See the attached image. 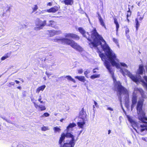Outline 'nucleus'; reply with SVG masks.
Listing matches in <instances>:
<instances>
[{
	"mask_svg": "<svg viewBox=\"0 0 147 147\" xmlns=\"http://www.w3.org/2000/svg\"><path fill=\"white\" fill-rule=\"evenodd\" d=\"M100 75L99 74H94L90 76V78L92 79H94L96 78H98L100 77Z\"/></svg>",
	"mask_w": 147,
	"mask_h": 147,
	"instance_id": "b1692460",
	"label": "nucleus"
},
{
	"mask_svg": "<svg viewBox=\"0 0 147 147\" xmlns=\"http://www.w3.org/2000/svg\"><path fill=\"white\" fill-rule=\"evenodd\" d=\"M76 126V124L74 123H70L67 127V132L66 134L63 133L62 134L60 138L59 143L61 147V144L63 142L65 137L69 138L68 140L66 142L64 143L62 147H74L76 142L78 139V137L76 140L75 139L74 136L69 132L70 130H72V128Z\"/></svg>",
	"mask_w": 147,
	"mask_h": 147,
	"instance_id": "20e7f679",
	"label": "nucleus"
},
{
	"mask_svg": "<svg viewBox=\"0 0 147 147\" xmlns=\"http://www.w3.org/2000/svg\"><path fill=\"white\" fill-rule=\"evenodd\" d=\"M42 98L40 96V98L38 99V100L41 103H43V102L41 100Z\"/></svg>",
	"mask_w": 147,
	"mask_h": 147,
	"instance_id": "f704fd0d",
	"label": "nucleus"
},
{
	"mask_svg": "<svg viewBox=\"0 0 147 147\" xmlns=\"http://www.w3.org/2000/svg\"><path fill=\"white\" fill-rule=\"evenodd\" d=\"M55 35H58L61 34L62 33V32L61 30H59L58 31L55 30Z\"/></svg>",
	"mask_w": 147,
	"mask_h": 147,
	"instance_id": "2f4dec72",
	"label": "nucleus"
},
{
	"mask_svg": "<svg viewBox=\"0 0 147 147\" xmlns=\"http://www.w3.org/2000/svg\"><path fill=\"white\" fill-rule=\"evenodd\" d=\"M95 108V107H94V105H93V108Z\"/></svg>",
	"mask_w": 147,
	"mask_h": 147,
	"instance_id": "680f3d73",
	"label": "nucleus"
},
{
	"mask_svg": "<svg viewBox=\"0 0 147 147\" xmlns=\"http://www.w3.org/2000/svg\"><path fill=\"white\" fill-rule=\"evenodd\" d=\"M17 88H18V89L20 90L21 88L20 86H19L17 87Z\"/></svg>",
	"mask_w": 147,
	"mask_h": 147,
	"instance_id": "8fccbe9b",
	"label": "nucleus"
},
{
	"mask_svg": "<svg viewBox=\"0 0 147 147\" xmlns=\"http://www.w3.org/2000/svg\"><path fill=\"white\" fill-rule=\"evenodd\" d=\"M138 5L139 6H140V2H138Z\"/></svg>",
	"mask_w": 147,
	"mask_h": 147,
	"instance_id": "6e6d98bb",
	"label": "nucleus"
},
{
	"mask_svg": "<svg viewBox=\"0 0 147 147\" xmlns=\"http://www.w3.org/2000/svg\"><path fill=\"white\" fill-rule=\"evenodd\" d=\"M75 78L83 82H84L86 81L85 77L84 76H75Z\"/></svg>",
	"mask_w": 147,
	"mask_h": 147,
	"instance_id": "dca6fc26",
	"label": "nucleus"
},
{
	"mask_svg": "<svg viewBox=\"0 0 147 147\" xmlns=\"http://www.w3.org/2000/svg\"><path fill=\"white\" fill-rule=\"evenodd\" d=\"M38 9V7L37 5H35L34 7L32 8V12L35 11Z\"/></svg>",
	"mask_w": 147,
	"mask_h": 147,
	"instance_id": "c85d7f7f",
	"label": "nucleus"
},
{
	"mask_svg": "<svg viewBox=\"0 0 147 147\" xmlns=\"http://www.w3.org/2000/svg\"><path fill=\"white\" fill-rule=\"evenodd\" d=\"M94 103L95 106L96 107H98V103H97V102L94 100Z\"/></svg>",
	"mask_w": 147,
	"mask_h": 147,
	"instance_id": "58836bf2",
	"label": "nucleus"
},
{
	"mask_svg": "<svg viewBox=\"0 0 147 147\" xmlns=\"http://www.w3.org/2000/svg\"><path fill=\"white\" fill-rule=\"evenodd\" d=\"M82 131H83V130H81V131H80V132H79V134H78V137L79 136V135H80V134L82 133Z\"/></svg>",
	"mask_w": 147,
	"mask_h": 147,
	"instance_id": "de8ad7c7",
	"label": "nucleus"
},
{
	"mask_svg": "<svg viewBox=\"0 0 147 147\" xmlns=\"http://www.w3.org/2000/svg\"><path fill=\"white\" fill-rule=\"evenodd\" d=\"M53 129L55 133L59 132L61 131V129L58 127H54Z\"/></svg>",
	"mask_w": 147,
	"mask_h": 147,
	"instance_id": "a878e982",
	"label": "nucleus"
},
{
	"mask_svg": "<svg viewBox=\"0 0 147 147\" xmlns=\"http://www.w3.org/2000/svg\"><path fill=\"white\" fill-rule=\"evenodd\" d=\"M52 2H49V3H48V4H47V5L51 6L52 5Z\"/></svg>",
	"mask_w": 147,
	"mask_h": 147,
	"instance_id": "79ce46f5",
	"label": "nucleus"
},
{
	"mask_svg": "<svg viewBox=\"0 0 147 147\" xmlns=\"http://www.w3.org/2000/svg\"><path fill=\"white\" fill-rule=\"evenodd\" d=\"M111 130H108V134H110V133L111 132Z\"/></svg>",
	"mask_w": 147,
	"mask_h": 147,
	"instance_id": "3c124183",
	"label": "nucleus"
},
{
	"mask_svg": "<svg viewBox=\"0 0 147 147\" xmlns=\"http://www.w3.org/2000/svg\"><path fill=\"white\" fill-rule=\"evenodd\" d=\"M83 70L82 69H80L78 70V73L80 74H81L83 73Z\"/></svg>",
	"mask_w": 147,
	"mask_h": 147,
	"instance_id": "c9c22d12",
	"label": "nucleus"
},
{
	"mask_svg": "<svg viewBox=\"0 0 147 147\" xmlns=\"http://www.w3.org/2000/svg\"><path fill=\"white\" fill-rule=\"evenodd\" d=\"M136 104H134L133 103H132V105L131 106V110L132 111L135 105Z\"/></svg>",
	"mask_w": 147,
	"mask_h": 147,
	"instance_id": "e433bc0d",
	"label": "nucleus"
},
{
	"mask_svg": "<svg viewBox=\"0 0 147 147\" xmlns=\"http://www.w3.org/2000/svg\"><path fill=\"white\" fill-rule=\"evenodd\" d=\"M136 27V30L137 31L140 24L139 23L138 18H136L135 19Z\"/></svg>",
	"mask_w": 147,
	"mask_h": 147,
	"instance_id": "5701e85b",
	"label": "nucleus"
},
{
	"mask_svg": "<svg viewBox=\"0 0 147 147\" xmlns=\"http://www.w3.org/2000/svg\"><path fill=\"white\" fill-rule=\"evenodd\" d=\"M15 85V83L14 82H11L9 83L7 86L9 87H10L12 86H14Z\"/></svg>",
	"mask_w": 147,
	"mask_h": 147,
	"instance_id": "7c9ffc66",
	"label": "nucleus"
},
{
	"mask_svg": "<svg viewBox=\"0 0 147 147\" xmlns=\"http://www.w3.org/2000/svg\"><path fill=\"white\" fill-rule=\"evenodd\" d=\"M47 26H51L56 29H58L59 28L58 26H57L56 23L53 21H50L49 23L48 24Z\"/></svg>",
	"mask_w": 147,
	"mask_h": 147,
	"instance_id": "9b49d317",
	"label": "nucleus"
},
{
	"mask_svg": "<svg viewBox=\"0 0 147 147\" xmlns=\"http://www.w3.org/2000/svg\"><path fill=\"white\" fill-rule=\"evenodd\" d=\"M107 45L109 49H102L105 52V54L101 53L100 52L99 53V56L101 58L102 60L104 61L105 66L111 75L115 84V87L117 89L118 91L117 95L119 96V99L121 102V96L122 94L125 95L126 97H128L129 96L128 92L125 88L122 86L121 83L119 81H117L116 78L114 76V71L112 68L111 65L115 66L117 68H120L121 65L126 67L127 66L124 63H120V64L118 63L119 60L117 58L116 55L111 49L107 44Z\"/></svg>",
	"mask_w": 147,
	"mask_h": 147,
	"instance_id": "f257e3e1",
	"label": "nucleus"
},
{
	"mask_svg": "<svg viewBox=\"0 0 147 147\" xmlns=\"http://www.w3.org/2000/svg\"><path fill=\"white\" fill-rule=\"evenodd\" d=\"M10 55V53H7L4 56L1 57V59L2 60H4L7 58H8Z\"/></svg>",
	"mask_w": 147,
	"mask_h": 147,
	"instance_id": "4be33fe9",
	"label": "nucleus"
},
{
	"mask_svg": "<svg viewBox=\"0 0 147 147\" xmlns=\"http://www.w3.org/2000/svg\"><path fill=\"white\" fill-rule=\"evenodd\" d=\"M127 21H128V22H129V20L128 19V18H127Z\"/></svg>",
	"mask_w": 147,
	"mask_h": 147,
	"instance_id": "052dcab7",
	"label": "nucleus"
},
{
	"mask_svg": "<svg viewBox=\"0 0 147 147\" xmlns=\"http://www.w3.org/2000/svg\"><path fill=\"white\" fill-rule=\"evenodd\" d=\"M137 94L134 92L131 99L132 103L134 104H136L137 102Z\"/></svg>",
	"mask_w": 147,
	"mask_h": 147,
	"instance_id": "4468645a",
	"label": "nucleus"
},
{
	"mask_svg": "<svg viewBox=\"0 0 147 147\" xmlns=\"http://www.w3.org/2000/svg\"><path fill=\"white\" fill-rule=\"evenodd\" d=\"M114 23L116 25V31L117 32H117L118 30V29L119 28V23L117 22V20L116 19H114Z\"/></svg>",
	"mask_w": 147,
	"mask_h": 147,
	"instance_id": "412c9836",
	"label": "nucleus"
},
{
	"mask_svg": "<svg viewBox=\"0 0 147 147\" xmlns=\"http://www.w3.org/2000/svg\"><path fill=\"white\" fill-rule=\"evenodd\" d=\"M107 110H109L111 111H113V109L110 107H109L107 108Z\"/></svg>",
	"mask_w": 147,
	"mask_h": 147,
	"instance_id": "a19ab883",
	"label": "nucleus"
},
{
	"mask_svg": "<svg viewBox=\"0 0 147 147\" xmlns=\"http://www.w3.org/2000/svg\"><path fill=\"white\" fill-rule=\"evenodd\" d=\"M98 68H96L95 69H93V72L94 73H96L97 72L96 71V69H98Z\"/></svg>",
	"mask_w": 147,
	"mask_h": 147,
	"instance_id": "ea45409f",
	"label": "nucleus"
},
{
	"mask_svg": "<svg viewBox=\"0 0 147 147\" xmlns=\"http://www.w3.org/2000/svg\"><path fill=\"white\" fill-rule=\"evenodd\" d=\"M128 143H129L131 144V142L130 141H129Z\"/></svg>",
	"mask_w": 147,
	"mask_h": 147,
	"instance_id": "bf43d9fd",
	"label": "nucleus"
},
{
	"mask_svg": "<svg viewBox=\"0 0 147 147\" xmlns=\"http://www.w3.org/2000/svg\"><path fill=\"white\" fill-rule=\"evenodd\" d=\"M49 33L51 36H53L55 35V30H50L49 31Z\"/></svg>",
	"mask_w": 147,
	"mask_h": 147,
	"instance_id": "393cba45",
	"label": "nucleus"
},
{
	"mask_svg": "<svg viewBox=\"0 0 147 147\" xmlns=\"http://www.w3.org/2000/svg\"><path fill=\"white\" fill-rule=\"evenodd\" d=\"M137 90L140 92L142 98H139L136 107L139 119L144 123L140 126V131L142 132L145 130L147 131V118L146 117L145 113L142 110L143 102L144 100L143 98H145L146 96L142 89L138 88L137 89Z\"/></svg>",
	"mask_w": 147,
	"mask_h": 147,
	"instance_id": "7ed1b4c3",
	"label": "nucleus"
},
{
	"mask_svg": "<svg viewBox=\"0 0 147 147\" xmlns=\"http://www.w3.org/2000/svg\"><path fill=\"white\" fill-rule=\"evenodd\" d=\"M129 30L128 28H127L125 30L126 36H127V34L129 32Z\"/></svg>",
	"mask_w": 147,
	"mask_h": 147,
	"instance_id": "473e14b6",
	"label": "nucleus"
},
{
	"mask_svg": "<svg viewBox=\"0 0 147 147\" xmlns=\"http://www.w3.org/2000/svg\"><path fill=\"white\" fill-rule=\"evenodd\" d=\"M65 78H66L67 80H70L73 82L74 83H75L76 81L75 80L72 78L70 76H63Z\"/></svg>",
	"mask_w": 147,
	"mask_h": 147,
	"instance_id": "6ab92c4d",
	"label": "nucleus"
},
{
	"mask_svg": "<svg viewBox=\"0 0 147 147\" xmlns=\"http://www.w3.org/2000/svg\"><path fill=\"white\" fill-rule=\"evenodd\" d=\"M78 30L83 37L86 38L90 42L89 44L91 47H96L98 49L99 53L100 51H99L97 46L99 45H100L102 49H109L107 45V44L106 42L103 38L97 33L95 28H94L91 32L90 37L88 32H86L82 28H79Z\"/></svg>",
	"mask_w": 147,
	"mask_h": 147,
	"instance_id": "f03ea898",
	"label": "nucleus"
},
{
	"mask_svg": "<svg viewBox=\"0 0 147 147\" xmlns=\"http://www.w3.org/2000/svg\"><path fill=\"white\" fill-rule=\"evenodd\" d=\"M19 79L20 80H21L22 82H24V80L22 79H21L20 78H19Z\"/></svg>",
	"mask_w": 147,
	"mask_h": 147,
	"instance_id": "5fc2aeb1",
	"label": "nucleus"
},
{
	"mask_svg": "<svg viewBox=\"0 0 147 147\" xmlns=\"http://www.w3.org/2000/svg\"><path fill=\"white\" fill-rule=\"evenodd\" d=\"M73 0H64L63 2L64 3L67 5H72L73 3Z\"/></svg>",
	"mask_w": 147,
	"mask_h": 147,
	"instance_id": "a211bd4d",
	"label": "nucleus"
},
{
	"mask_svg": "<svg viewBox=\"0 0 147 147\" xmlns=\"http://www.w3.org/2000/svg\"><path fill=\"white\" fill-rule=\"evenodd\" d=\"M79 116L83 120H84L86 118L87 115L86 112L84 111V108H82V110L80 112Z\"/></svg>",
	"mask_w": 147,
	"mask_h": 147,
	"instance_id": "f8f14e48",
	"label": "nucleus"
},
{
	"mask_svg": "<svg viewBox=\"0 0 147 147\" xmlns=\"http://www.w3.org/2000/svg\"><path fill=\"white\" fill-rule=\"evenodd\" d=\"M34 106L36 109H38L39 110L42 111L45 110V106L42 105H38L36 103H34Z\"/></svg>",
	"mask_w": 147,
	"mask_h": 147,
	"instance_id": "ddd939ff",
	"label": "nucleus"
},
{
	"mask_svg": "<svg viewBox=\"0 0 147 147\" xmlns=\"http://www.w3.org/2000/svg\"><path fill=\"white\" fill-rule=\"evenodd\" d=\"M31 100L33 103L34 104V103H36L34 101V100L33 98H32L31 99Z\"/></svg>",
	"mask_w": 147,
	"mask_h": 147,
	"instance_id": "37998d69",
	"label": "nucleus"
},
{
	"mask_svg": "<svg viewBox=\"0 0 147 147\" xmlns=\"http://www.w3.org/2000/svg\"><path fill=\"white\" fill-rule=\"evenodd\" d=\"M127 36V37L128 38L129 37V36L127 34V36Z\"/></svg>",
	"mask_w": 147,
	"mask_h": 147,
	"instance_id": "13d9d810",
	"label": "nucleus"
},
{
	"mask_svg": "<svg viewBox=\"0 0 147 147\" xmlns=\"http://www.w3.org/2000/svg\"><path fill=\"white\" fill-rule=\"evenodd\" d=\"M125 71L133 81L136 83L141 82L142 85L147 90V76H145L142 78L140 76V75H142L144 72H145V70L143 65H140L139 69L137 72V76H136L132 75L129 71L126 69L125 70Z\"/></svg>",
	"mask_w": 147,
	"mask_h": 147,
	"instance_id": "39448f33",
	"label": "nucleus"
},
{
	"mask_svg": "<svg viewBox=\"0 0 147 147\" xmlns=\"http://www.w3.org/2000/svg\"><path fill=\"white\" fill-rule=\"evenodd\" d=\"M47 75L48 78H49V74H48V73H47Z\"/></svg>",
	"mask_w": 147,
	"mask_h": 147,
	"instance_id": "4d7b16f0",
	"label": "nucleus"
},
{
	"mask_svg": "<svg viewBox=\"0 0 147 147\" xmlns=\"http://www.w3.org/2000/svg\"><path fill=\"white\" fill-rule=\"evenodd\" d=\"M131 14V12L130 11V9L129 8V10L127 11V18L129 17Z\"/></svg>",
	"mask_w": 147,
	"mask_h": 147,
	"instance_id": "cd10ccee",
	"label": "nucleus"
},
{
	"mask_svg": "<svg viewBox=\"0 0 147 147\" xmlns=\"http://www.w3.org/2000/svg\"><path fill=\"white\" fill-rule=\"evenodd\" d=\"M45 87L46 86L45 85H43L38 87L36 90V92L38 93L40 91H42L45 88Z\"/></svg>",
	"mask_w": 147,
	"mask_h": 147,
	"instance_id": "f3484780",
	"label": "nucleus"
},
{
	"mask_svg": "<svg viewBox=\"0 0 147 147\" xmlns=\"http://www.w3.org/2000/svg\"><path fill=\"white\" fill-rule=\"evenodd\" d=\"M61 41L62 43L67 45H69L73 48L79 51H82V49L81 47L78 45L77 43L75 42L74 41L67 38H61L60 39H54L53 41L55 42H58L59 41Z\"/></svg>",
	"mask_w": 147,
	"mask_h": 147,
	"instance_id": "423d86ee",
	"label": "nucleus"
},
{
	"mask_svg": "<svg viewBox=\"0 0 147 147\" xmlns=\"http://www.w3.org/2000/svg\"><path fill=\"white\" fill-rule=\"evenodd\" d=\"M85 124V122L84 120L83 122H79L77 123V125L78 126L80 127V128H83L84 125Z\"/></svg>",
	"mask_w": 147,
	"mask_h": 147,
	"instance_id": "aec40b11",
	"label": "nucleus"
},
{
	"mask_svg": "<svg viewBox=\"0 0 147 147\" xmlns=\"http://www.w3.org/2000/svg\"><path fill=\"white\" fill-rule=\"evenodd\" d=\"M128 120L132 124H135V121L133 120L132 119H131L130 117H128Z\"/></svg>",
	"mask_w": 147,
	"mask_h": 147,
	"instance_id": "c756f323",
	"label": "nucleus"
},
{
	"mask_svg": "<svg viewBox=\"0 0 147 147\" xmlns=\"http://www.w3.org/2000/svg\"><path fill=\"white\" fill-rule=\"evenodd\" d=\"M2 9L3 11L1 16L3 17L7 15V12H9L10 7L7 6L3 7Z\"/></svg>",
	"mask_w": 147,
	"mask_h": 147,
	"instance_id": "1a4fd4ad",
	"label": "nucleus"
},
{
	"mask_svg": "<svg viewBox=\"0 0 147 147\" xmlns=\"http://www.w3.org/2000/svg\"><path fill=\"white\" fill-rule=\"evenodd\" d=\"M113 41L117 45V46L119 47V45H118V40L114 38H113Z\"/></svg>",
	"mask_w": 147,
	"mask_h": 147,
	"instance_id": "bb28decb",
	"label": "nucleus"
},
{
	"mask_svg": "<svg viewBox=\"0 0 147 147\" xmlns=\"http://www.w3.org/2000/svg\"><path fill=\"white\" fill-rule=\"evenodd\" d=\"M90 73L89 71H86L84 72V74L85 75V76L87 77L88 78L87 76V75L88 74Z\"/></svg>",
	"mask_w": 147,
	"mask_h": 147,
	"instance_id": "72a5a7b5",
	"label": "nucleus"
},
{
	"mask_svg": "<svg viewBox=\"0 0 147 147\" xmlns=\"http://www.w3.org/2000/svg\"><path fill=\"white\" fill-rule=\"evenodd\" d=\"M49 115V114L47 113V117H48Z\"/></svg>",
	"mask_w": 147,
	"mask_h": 147,
	"instance_id": "864d4df0",
	"label": "nucleus"
},
{
	"mask_svg": "<svg viewBox=\"0 0 147 147\" xmlns=\"http://www.w3.org/2000/svg\"><path fill=\"white\" fill-rule=\"evenodd\" d=\"M64 120V119H61L60 120V121L61 122H62L63 121V120Z\"/></svg>",
	"mask_w": 147,
	"mask_h": 147,
	"instance_id": "603ef678",
	"label": "nucleus"
},
{
	"mask_svg": "<svg viewBox=\"0 0 147 147\" xmlns=\"http://www.w3.org/2000/svg\"><path fill=\"white\" fill-rule=\"evenodd\" d=\"M64 36L65 38H71L76 40H78L80 39V37L78 35L74 33H65Z\"/></svg>",
	"mask_w": 147,
	"mask_h": 147,
	"instance_id": "0eeeda50",
	"label": "nucleus"
},
{
	"mask_svg": "<svg viewBox=\"0 0 147 147\" xmlns=\"http://www.w3.org/2000/svg\"><path fill=\"white\" fill-rule=\"evenodd\" d=\"M45 25V24L42 21H39L36 23V27L34 29L35 30H38L42 29Z\"/></svg>",
	"mask_w": 147,
	"mask_h": 147,
	"instance_id": "6e6552de",
	"label": "nucleus"
},
{
	"mask_svg": "<svg viewBox=\"0 0 147 147\" xmlns=\"http://www.w3.org/2000/svg\"><path fill=\"white\" fill-rule=\"evenodd\" d=\"M41 130L43 131H45L46 130V127L44 126L41 128Z\"/></svg>",
	"mask_w": 147,
	"mask_h": 147,
	"instance_id": "4c0bfd02",
	"label": "nucleus"
},
{
	"mask_svg": "<svg viewBox=\"0 0 147 147\" xmlns=\"http://www.w3.org/2000/svg\"><path fill=\"white\" fill-rule=\"evenodd\" d=\"M51 54H50L49 56L51 55Z\"/></svg>",
	"mask_w": 147,
	"mask_h": 147,
	"instance_id": "e2e57ef3",
	"label": "nucleus"
},
{
	"mask_svg": "<svg viewBox=\"0 0 147 147\" xmlns=\"http://www.w3.org/2000/svg\"><path fill=\"white\" fill-rule=\"evenodd\" d=\"M140 13L139 12H138L137 13V15L138 16H140Z\"/></svg>",
	"mask_w": 147,
	"mask_h": 147,
	"instance_id": "09e8293b",
	"label": "nucleus"
},
{
	"mask_svg": "<svg viewBox=\"0 0 147 147\" xmlns=\"http://www.w3.org/2000/svg\"><path fill=\"white\" fill-rule=\"evenodd\" d=\"M97 14L98 15V19L100 23V25L102 27H104L105 29H106V27L105 26V23L104 20L101 17L99 13L98 12H97Z\"/></svg>",
	"mask_w": 147,
	"mask_h": 147,
	"instance_id": "9d476101",
	"label": "nucleus"
},
{
	"mask_svg": "<svg viewBox=\"0 0 147 147\" xmlns=\"http://www.w3.org/2000/svg\"><path fill=\"white\" fill-rule=\"evenodd\" d=\"M143 18H144L143 16L142 17H140L139 19V20L140 21H141L143 19Z\"/></svg>",
	"mask_w": 147,
	"mask_h": 147,
	"instance_id": "49530a36",
	"label": "nucleus"
},
{
	"mask_svg": "<svg viewBox=\"0 0 147 147\" xmlns=\"http://www.w3.org/2000/svg\"><path fill=\"white\" fill-rule=\"evenodd\" d=\"M15 82L17 84H19L20 83V82L17 80H15Z\"/></svg>",
	"mask_w": 147,
	"mask_h": 147,
	"instance_id": "c03bdc74",
	"label": "nucleus"
},
{
	"mask_svg": "<svg viewBox=\"0 0 147 147\" xmlns=\"http://www.w3.org/2000/svg\"><path fill=\"white\" fill-rule=\"evenodd\" d=\"M127 105H126V106L127 107Z\"/></svg>",
	"mask_w": 147,
	"mask_h": 147,
	"instance_id": "0e129e2a",
	"label": "nucleus"
},
{
	"mask_svg": "<svg viewBox=\"0 0 147 147\" xmlns=\"http://www.w3.org/2000/svg\"><path fill=\"white\" fill-rule=\"evenodd\" d=\"M59 9V7L55 6L48 9L47 11L49 12L55 13Z\"/></svg>",
	"mask_w": 147,
	"mask_h": 147,
	"instance_id": "2eb2a0df",
	"label": "nucleus"
},
{
	"mask_svg": "<svg viewBox=\"0 0 147 147\" xmlns=\"http://www.w3.org/2000/svg\"><path fill=\"white\" fill-rule=\"evenodd\" d=\"M44 116L46 117V113H44V114L41 116L42 117H43Z\"/></svg>",
	"mask_w": 147,
	"mask_h": 147,
	"instance_id": "a18cd8bd",
	"label": "nucleus"
}]
</instances>
